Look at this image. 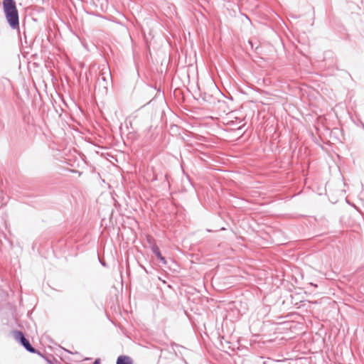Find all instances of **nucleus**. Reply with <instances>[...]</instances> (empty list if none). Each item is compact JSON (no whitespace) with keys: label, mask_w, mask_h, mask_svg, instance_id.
<instances>
[{"label":"nucleus","mask_w":364,"mask_h":364,"mask_svg":"<svg viewBox=\"0 0 364 364\" xmlns=\"http://www.w3.org/2000/svg\"><path fill=\"white\" fill-rule=\"evenodd\" d=\"M112 83V75L109 68H103L95 86V91L98 95L104 96L107 93L108 88Z\"/></svg>","instance_id":"f03ea898"},{"label":"nucleus","mask_w":364,"mask_h":364,"mask_svg":"<svg viewBox=\"0 0 364 364\" xmlns=\"http://www.w3.org/2000/svg\"><path fill=\"white\" fill-rule=\"evenodd\" d=\"M98 362H99V361L97 360H95V363H94V364H97V363H98Z\"/></svg>","instance_id":"423d86ee"},{"label":"nucleus","mask_w":364,"mask_h":364,"mask_svg":"<svg viewBox=\"0 0 364 364\" xmlns=\"http://www.w3.org/2000/svg\"><path fill=\"white\" fill-rule=\"evenodd\" d=\"M151 250L153 253L157 257V258L163 263L166 264L165 258L161 255L159 247L156 245H153L151 247Z\"/></svg>","instance_id":"20e7f679"},{"label":"nucleus","mask_w":364,"mask_h":364,"mask_svg":"<svg viewBox=\"0 0 364 364\" xmlns=\"http://www.w3.org/2000/svg\"><path fill=\"white\" fill-rule=\"evenodd\" d=\"M3 9L5 18L11 28L18 29L19 16L16 2L14 0H3Z\"/></svg>","instance_id":"f257e3e1"},{"label":"nucleus","mask_w":364,"mask_h":364,"mask_svg":"<svg viewBox=\"0 0 364 364\" xmlns=\"http://www.w3.org/2000/svg\"><path fill=\"white\" fill-rule=\"evenodd\" d=\"M117 364H132V360L128 356L120 355L117 360Z\"/></svg>","instance_id":"39448f33"},{"label":"nucleus","mask_w":364,"mask_h":364,"mask_svg":"<svg viewBox=\"0 0 364 364\" xmlns=\"http://www.w3.org/2000/svg\"><path fill=\"white\" fill-rule=\"evenodd\" d=\"M15 340L18 341L30 353H35L36 350L31 346L29 341L25 338L23 333L19 331H15L13 333Z\"/></svg>","instance_id":"7ed1b4c3"}]
</instances>
